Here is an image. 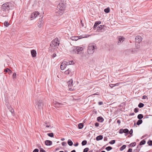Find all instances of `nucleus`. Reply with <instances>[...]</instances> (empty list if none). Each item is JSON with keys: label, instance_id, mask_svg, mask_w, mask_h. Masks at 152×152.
I'll return each instance as SVG.
<instances>
[{"label": "nucleus", "instance_id": "1", "mask_svg": "<svg viewBox=\"0 0 152 152\" xmlns=\"http://www.w3.org/2000/svg\"><path fill=\"white\" fill-rule=\"evenodd\" d=\"M13 8V5L10 3L7 2L4 4L1 7V15L3 17L7 16V15L10 10Z\"/></svg>", "mask_w": 152, "mask_h": 152}, {"label": "nucleus", "instance_id": "2", "mask_svg": "<svg viewBox=\"0 0 152 152\" xmlns=\"http://www.w3.org/2000/svg\"><path fill=\"white\" fill-rule=\"evenodd\" d=\"M66 7V3L64 1H61L57 6V9L56 10V14L57 16L61 15L64 13Z\"/></svg>", "mask_w": 152, "mask_h": 152}, {"label": "nucleus", "instance_id": "3", "mask_svg": "<svg viewBox=\"0 0 152 152\" xmlns=\"http://www.w3.org/2000/svg\"><path fill=\"white\" fill-rule=\"evenodd\" d=\"M97 48V47L94 43H92L89 45L87 50L88 54H91L94 52V50Z\"/></svg>", "mask_w": 152, "mask_h": 152}, {"label": "nucleus", "instance_id": "4", "mask_svg": "<svg viewBox=\"0 0 152 152\" xmlns=\"http://www.w3.org/2000/svg\"><path fill=\"white\" fill-rule=\"evenodd\" d=\"M84 49L83 47H73L71 50V52L73 54H79V53H82Z\"/></svg>", "mask_w": 152, "mask_h": 152}, {"label": "nucleus", "instance_id": "5", "mask_svg": "<svg viewBox=\"0 0 152 152\" xmlns=\"http://www.w3.org/2000/svg\"><path fill=\"white\" fill-rule=\"evenodd\" d=\"M35 105L37 109L40 110L41 108H43V106L42 101L40 99L36 100L35 103Z\"/></svg>", "mask_w": 152, "mask_h": 152}, {"label": "nucleus", "instance_id": "6", "mask_svg": "<svg viewBox=\"0 0 152 152\" xmlns=\"http://www.w3.org/2000/svg\"><path fill=\"white\" fill-rule=\"evenodd\" d=\"M58 38H56L51 42L50 44L51 47H54L59 45V42L58 41Z\"/></svg>", "mask_w": 152, "mask_h": 152}, {"label": "nucleus", "instance_id": "7", "mask_svg": "<svg viewBox=\"0 0 152 152\" xmlns=\"http://www.w3.org/2000/svg\"><path fill=\"white\" fill-rule=\"evenodd\" d=\"M70 65L68 62L64 61L62 62L61 65V70H64L68 65Z\"/></svg>", "mask_w": 152, "mask_h": 152}, {"label": "nucleus", "instance_id": "8", "mask_svg": "<svg viewBox=\"0 0 152 152\" xmlns=\"http://www.w3.org/2000/svg\"><path fill=\"white\" fill-rule=\"evenodd\" d=\"M125 39V38L121 36H119L118 37L117 44L120 45Z\"/></svg>", "mask_w": 152, "mask_h": 152}, {"label": "nucleus", "instance_id": "9", "mask_svg": "<svg viewBox=\"0 0 152 152\" xmlns=\"http://www.w3.org/2000/svg\"><path fill=\"white\" fill-rule=\"evenodd\" d=\"M39 12H35L32 13L31 15V20L36 18L39 15Z\"/></svg>", "mask_w": 152, "mask_h": 152}, {"label": "nucleus", "instance_id": "10", "mask_svg": "<svg viewBox=\"0 0 152 152\" xmlns=\"http://www.w3.org/2000/svg\"><path fill=\"white\" fill-rule=\"evenodd\" d=\"M64 73L66 75H69L70 76H72L73 75V72H72L71 69H70L66 70L65 72Z\"/></svg>", "mask_w": 152, "mask_h": 152}, {"label": "nucleus", "instance_id": "11", "mask_svg": "<svg viewBox=\"0 0 152 152\" xmlns=\"http://www.w3.org/2000/svg\"><path fill=\"white\" fill-rule=\"evenodd\" d=\"M54 104L56 107L60 108L61 107L63 104L57 102L56 101L54 102Z\"/></svg>", "mask_w": 152, "mask_h": 152}, {"label": "nucleus", "instance_id": "12", "mask_svg": "<svg viewBox=\"0 0 152 152\" xmlns=\"http://www.w3.org/2000/svg\"><path fill=\"white\" fill-rule=\"evenodd\" d=\"M142 37L140 36H137L135 38L136 42H138V43L142 41Z\"/></svg>", "mask_w": 152, "mask_h": 152}, {"label": "nucleus", "instance_id": "13", "mask_svg": "<svg viewBox=\"0 0 152 152\" xmlns=\"http://www.w3.org/2000/svg\"><path fill=\"white\" fill-rule=\"evenodd\" d=\"M72 83L73 80L72 79L70 80L67 82V85L70 90L71 89V87L73 86Z\"/></svg>", "mask_w": 152, "mask_h": 152}, {"label": "nucleus", "instance_id": "14", "mask_svg": "<svg viewBox=\"0 0 152 152\" xmlns=\"http://www.w3.org/2000/svg\"><path fill=\"white\" fill-rule=\"evenodd\" d=\"M31 53L32 57H35L36 56L37 53L36 51L35 50H32L31 51Z\"/></svg>", "mask_w": 152, "mask_h": 152}, {"label": "nucleus", "instance_id": "15", "mask_svg": "<svg viewBox=\"0 0 152 152\" xmlns=\"http://www.w3.org/2000/svg\"><path fill=\"white\" fill-rule=\"evenodd\" d=\"M70 38L72 40L77 41L80 38H79V37L78 36H73L72 37Z\"/></svg>", "mask_w": 152, "mask_h": 152}, {"label": "nucleus", "instance_id": "16", "mask_svg": "<svg viewBox=\"0 0 152 152\" xmlns=\"http://www.w3.org/2000/svg\"><path fill=\"white\" fill-rule=\"evenodd\" d=\"M45 144L46 145H50L52 144V142L49 140H46L45 142Z\"/></svg>", "mask_w": 152, "mask_h": 152}, {"label": "nucleus", "instance_id": "17", "mask_svg": "<svg viewBox=\"0 0 152 152\" xmlns=\"http://www.w3.org/2000/svg\"><path fill=\"white\" fill-rule=\"evenodd\" d=\"M42 18L41 19H40L39 21L38 22V26L39 28H40L41 27V25L42 24Z\"/></svg>", "mask_w": 152, "mask_h": 152}, {"label": "nucleus", "instance_id": "18", "mask_svg": "<svg viewBox=\"0 0 152 152\" xmlns=\"http://www.w3.org/2000/svg\"><path fill=\"white\" fill-rule=\"evenodd\" d=\"M97 120L99 122H102L104 121L103 118L101 117H99L97 118Z\"/></svg>", "mask_w": 152, "mask_h": 152}, {"label": "nucleus", "instance_id": "19", "mask_svg": "<svg viewBox=\"0 0 152 152\" xmlns=\"http://www.w3.org/2000/svg\"><path fill=\"white\" fill-rule=\"evenodd\" d=\"M103 138V137L102 135H99L96 137V140L97 141L101 140Z\"/></svg>", "mask_w": 152, "mask_h": 152}, {"label": "nucleus", "instance_id": "20", "mask_svg": "<svg viewBox=\"0 0 152 152\" xmlns=\"http://www.w3.org/2000/svg\"><path fill=\"white\" fill-rule=\"evenodd\" d=\"M8 108L12 114L14 113V110L11 106L8 107Z\"/></svg>", "mask_w": 152, "mask_h": 152}, {"label": "nucleus", "instance_id": "21", "mask_svg": "<svg viewBox=\"0 0 152 152\" xmlns=\"http://www.w3.org/2000/svg\"><path fill=\"white\" fill-rule=\"evenodd\" d=\"M67 143L70 146H72L73 145V142L70 139L68 140Z\"/></svg>", "mask_w": 152, "mask_h": 152}, {"label": "nucleus", "instance_id": "22", "mask_svg": "<svg viewBox=\"0 0 152 152\" xmlns=\"http://www.w3.org/2000/svg\"><path fill=\"white\" fill-rule=\"evenodd\" d=\"M83 126V124L82 123L79 124L78 125V128L79 129H82Z\"/></svg>", "mask_w": 152, "mask_h": 152}, {"label": "nucleus", "instance_id": "23", "mask_svg": "<svg viewBox=\"0 0 152 152\" xmlns=\"http://www.w3.org/2000/svg\"><path fill=\"white\" fill-rule=\"evenodd\" d=\"M103 27V26L102 25L99 26V27H98L97 29V31H101Z\"/></svg>", "mask_w": 152, "mask_h": 152}, {"label": "nucleus", "instance_id": "24", "mask_svg": "<svg viewBox=\"0 0 152 152\" xmlns=\"http://www.w3.org/2000/svg\"><path fill=\"white\" fill-rule=\"evenodd\" d=\"M124 133H126L127 134H125V135L126 136L127 134H128L129 132V130L127 129H124Z\"/></svg>", "mask_w": 152, "mask_h": 152}, {"label": "nucleus", "instance_id": "25", "mask_svg": "<svg viewBox=\"0 0 152 152\" xmlns=\"http://www.w3.org/2000/svg\"><path fill=\"white\" fill-rule=\"evenodd\" d=\"M143 117V115L142 114H139L137 116V118L140 119H141Z\"/></svg>", "mask_w": 152, "mask_h": 152}, {"label": "nucleus", "instance_id": "26", "mask_svg": "<svg viewBox=\"0 0 152 152\" xmlns=\"http://www.w3.org/2000/svg\"><path fill=\"white\" fill-rule=\"evenodd\" d=\"M100 23H101L100 21H99L98 22H96L94 24V28H95L99 24H100Z\"/></svg>", "mask_w": 152, "mask_h": 152}, {"label": "nucleus", "instance_id": "27", "mask_svg": "<svg viewBox=\"0 0 152 152\" xmlns=\"http://www.w3.org/2000/svg\"><path fill=\"white\" fill-rule=\"evenodd\" d=\"M142 122V120L141 119H140L137 121V125H139L141 124Z\"/></svg>", "mask_w": 152, "mask_h": 152}, {"label": "nucleus", "instance_id": "28", "mask_svg": "<svg viewBox=\"0 0 152 152\" xmlns=\"http://www.w3.org/2000/svg\"><path fill=\"white\" fill-rule=\"evenodd\" d=\"M104 12L107 13H108L110 11V9L109 8H107L105 9L104 10Z\"/></svg>", "mask_w": 152, "mask_h": 152}, {"label": "nucleus", "instance_id": "29", "mask_svg": "<svg viewBox=\"0 0 152 152\" xmlns=\"http://www.w3.org/2000/svg\"><path fill=\"white\" fill-rule=\"evenodd\" d=\"M4 25L6 27H8L9 25V24L8 23L7 21H5L4 23Z\"/></svg>", "mask_w": 152, "mask_h": 152}, {"label": "nucleus", "instance_id": "30", "mask_svg": "<svg viewBox=\"0 0 152 152\" xmlns=\"http://www.w3.org/2000/svg\"><path fill=\"white\" fill-rule=\"evenodd\" d=\"M145 141L144 140H143L140 142V145H144L145 144Z\"/></svg>", "mask_w": 152, "mask_h": 152}, {"label": "nucleus", "instance_id": "31", "mask_svg": "<svg viewBox=\"0 0 152 152\" xmlns=\"http://www.w3.org/2000/svg\"><path fill=\"white\" fill-rule=\"evenodd\" d=\"M144 104L142 103H140L138 105V107L140 108H142L144 106Z\"/></svg>", "mask_w": 152, "mask_h": 152}, {"label": "nucleus", "instance_id": "32", "mask_svg": "<svg viewBox=\"0 0 152 152\" xmlns=\"http://www.w3.org/2000/svg\"><path fill=\"white\" fill-rule=\"evenodd\" d=\"M126 147V146L125 145H123L120 148V150L121 151H122Z\"/></svg>", "mask_w": 152, "mask_h": 152}, {"label": "nucleus", "instance_id": "33", "mask_svg": "<svg viewBox=\"0 0 152 152\" xmlns=\"http://www.w3.org/2000/svg\"><path fill=\"white\" fill-rule=\"evenodd\" d=\"M50 137H53V133H48V134H47Z\"/></svg>", "mask_w": 152, "mask_h": 152}, {"label": "nucleus", "instance_id": "34", "mask_svg": "<svg viewBox=\"0 0 152 152\" xmlns=\"http://www.w3.org/2000/svg\"><path fill=\"white\" fill-rule=\"evenodd\" d=\"M45 126H46L47 127H49V128H52L51 126L49 125V124L48 123H45Z\"/></svg>", "mask_w": 152, "mask_h": 152}, {"label": "nucleus", "instance_id": "35", "mask_svg": "<svg viewBox=\"0 0 152 152\" xmlns=\"http://www.w3.org/2000/svg\"><path fill=\"white\" fill-rule=\"evenodd\" d=\"M147 143L148 144V145L150 146L152 145V141L151 140H149L148 142Z\"/></svg>", "mask_w": 152, "mask_h": 152}, {"label": "nucleus", "instance_id": "36", "mask_svg": "<svg viewBox=\"0 0 152 152\" xmlns=\"http://www.w3.org/2000/svg\"><path fill=\"white\" fill-rule=\"evenodd\" d=\"M87 142L86 140H84L82 141V144L83 145H84L86 144Z\"/></svg>", "mask_w": 152, "mask_h": 152}, {"label": "nucleus", "instance_id": "37", "mask_svg": "<svg viewBox=\"0 0 152 152\" xmlns=\"http://www.w3.org/2000/svg\"><path fill=\"white\" fill-rule=\"evenodd\" d=\"M8 71H10L11 72H12V71L8 68H7L4 69V72H7Z\"/></svg>", "mask_w": 152, "mask_h": 152}, {"label": "nucleus", "instance_id": "38", "mask_svg": "<svg viewBox=\"0 0 152 152\" xmlns=\"http://www.w3.org/2000/svg\"><path fill=\"white\" fill-rule=\"evenodd\" d=\"M112 149V148L110 146H108L106 148V149L107 151H109Z\"/></svg>", "mask_w": 152, "mask_h": 152}, {"label": "nucleus", "instance_id": "39", "mask_svg": "<svg viewBox=\"0 0 152 152\" xmlns=\"http://www.w3.org/2000/svg\"><path fill=\"white\" fill-rule=\"evenodd\" d=\"M115 140H112L111 141H110V142L109 143L110 144H114V143H115Z\"/></svg>", "mask_w": 152, "mask_h": 152}, {"label": "nucleus", "instance_id": "40", "mask_svg": "<svg viewBox=\"0 0 152 152\" xmlns=\"http://www.w3.org/2000/svg\"><path fill=\"white\" fill-rule=\"evenodd\" d=\"M136 145V143L135 142H133L131 143L130 144V145L132 147H134Z\"/></svg>", "mask_w": 152, "mask_h": 152}, {"label": "nucleus", "instance_id": "41", "mask_svg": "<svg viewBox=\"0 0 152 152\" xmlns=\"http://www.w3.org/2000/svg\"><path fill=\"white\" fill-rule=\"evenodd\" d=\"M89 150V148H86L84 149L83 151V152H87Z\"/></svg>", "mask_w": 152, "mask_h": 152}, {"label": "nucleus", "instance_id": "42", "mask_svg": "<svg viewBox=\"0 0 152 152\" xmlns=\"http://www.w3.org/2000/svg\"><path fill=\"white\" fill-rule=\"evenodd\" d=\"M119 133L120 134H122L124 133V130L122 129H121L119 130Z\"/></svg>", "mask_w": 152, "mask_h": 152}, {"label": "nucleus", "instance_id": "43", "mask_svg": "<svg viewBox=\"0 0 152 152\" xmlns=\"http://www.w3.org/2000/svg\"><path fill=\"white\" fill-rule=\"evenodd\" d=\"M40 152H45V151L43 148H40Z\"/></svg>", "mask_w": 152, "mask_h": 152}, {"label": "nucleus", "instance_id": "44", "mask_svg": "<svg viewBox=\"0 0 152 152\" xmlns=\"http://www.w3.org/2000/svg\"><path fill=\"white\" fill-rule=\"evenodd\" d=\"M138 108H135L134 110V112L135 113H137L138 111Z\"/></svg>", "mask_w": 152, "mask_h": 152}, {"label": "nucleus", "instance_id": "45", "mask_svg": "<svg viewBox=\"0 0 152 152\" xmlns=\"http://www.w3.org/2000/svg\"><path fill=\"white\" fill-rule=\"evenodd\" d=\"M16 73L14 72L13 73V75H12V77L13 78H15V76H16Z\"/></svg>", "mask_w": 152, "mask_h": 152}, {"label": "nucleus", "instance_id": "46", "mask_svg": "<svg viewBox=\"0 0 152 152\" xmlns=\"http://www.w3.org/2000/svg\"><path fill=\"white\" fill-rule=\"evenodd\" d=\"M62 144L63 146H65L66 144V142H63Z\"/></svg>", "mask_w": 152, "mask_h": 152}, {"label": "nucleus", "instance_id": "47", "mask_svg": "<svg viewBox=\"0 0 152 152\" xmlns=\"http://www.w3.org/2000/svg\"><path fill=\"white\" fill-rule=\"evenodd\" d=\"M68 62L69 63V64L70 63V65L74 64V62L72 61H70Z\"/></svg>", "mask_w": 152, "mask_h": 152}, {"label": "nucleus", "instance_id": "48", "mask_svg": "<svg viewBox=\"0 0 152 152\" xmlns=\"http://www.w3.org/2000/svg\"><path fill=\"white\" fill-rule=\"evenodd\" d=\"M39 150L38 149H35L33 151V152H38Z\"/></svg>", "mask_w": 152, "mask_h": 152}, {"label": "nucleus", "instance_id": "49", "mask_svg": "<svg viewBox=\"0 0 152 152\" xmlns=\"http://www.w3.org/2000/svg\"><path fill=\"white\" fill-rule=\"evenodd\" d=\"M130 134H132L133 133V130L132 129H131L130 131L129 132Z\"/></svg>", "mask_w": 152, "mask_h": 152}, {"label": "nucleus", "instance_id": "50", "mask_svg": "<svg viewBox=\"0 0 152 152\" xmlns=\"http://www.w3.org/2000/svg\"><path fill=\"white\" fill-rule=\"evenodd\" d=\"M99 124L98 123H96L95 124V125L96 127H98L99 126Z\"/></svg>", "mask_w": 152, "mask_h": 152}, {"label": "nucleus", "instance_id": "51", "mask_svg": "<svg viewBox=\"0 0 152 152\" xmlns=\"http://www.w3.org/2000/svg\"><path fill=\"white\" fill-rule=\"evenodd\" d=\"M114 84H111L110 85V86L111 88H112L114 86Z\"/></svg>", "mask_w": 152, "mask_h": 152}, {"label": "nucleus", "instance_id": "52", "mask_svg": "<svg viewBox=\"0 0 152 152\" xmlns=\"http://www.w3.org/2000/svg\"><path fill=\"white\" fill-rule=\"evenodd\" d=\"M117 122L118 124L119 125L121 123V121L120 120H118L117 121Z\"/></svg>", "mask_w": 152, "mask_h": 152}, {"label": "nucleus", "instance_id": "53", "mask_svg": "<svg viewBox=\"0 0 152 152\" xmlns=\"http://www.w3.org/2000/svg\"><path fill=\"white\" fill-rule=\"evenodd\" d=\"M98 104L99 105H101L103 104V102H98Z\"/></svg>", "mask_w": 152, "mask_h": 152}, {"label": "nucleus", "instance_id": "54", "mask_svg": "<svg viewBox=\"0 0 152 152\" xmlns=\"http://www.w3.org/2000/svg\"><path fill=\"white\" fill-rule=\"evenodd\" d=\"M56 53H54L52 57L53 58H54L55 57H56Z\"/></svg>", "mask_w": 152, "mask_h": 152}, {"label": "nucleus", "instance_id": "55", "mask_svg": "<svg viewBox=\"0 0 152 152\" xmlns=\"http://www.w3.org/2000/svg\"><path fill=\"white\" fill-rule=\"evenodd\" d=\"M136 48H139V46L138 45V44H137V45L136 44Z\"/></svg>", "mask_w": 152, "mask_h": 152}, {"label": "nucleus", "instance_id": "56", "mask_svg": "<svg viewBox=\"0 0 152 152\" xmlns=\"http://www.w3.org/2000/svg\"><path fill=\"white\" fill-rule=\"evenodd\" d=\"M132 149L131 148H129V149L128 150V152H132Z\"/></svg>", "mask_w": 152, "mask_h": 152}, {"label": "nucleus", "instance_id": "57", "mask_svg": "<svg viewBox=\"0 0 152 152\" xmlns=\"http://www.w3.org/2000/svg\"><path fill=\"white\" fill-rule=\"evenodd\" d=\"M120 84V83H116L114 85V86H118Z\"/></svg>", "mask_w": 152, "mask_h": 152}, {"label": "nucleus", "instance_id": "58", "mask_svg": "<svg viewBox=\"0 0 152 152\" xmlns=\"http://www.w3.org/2000/svg\"><path fill=\"white\" fill-rule=\"evenodd\" d=\"M147 96H144L142 97V99H145L146 97Z\"/></svg>", "mask_w": 152, "mask_h": 152}, {"label": "nucleus", "instance_id": "59", "mask_svg": "<svg viewBox=\"0 0 152 152\" xmlns=\"http://www.w3.org/2000/svg\"><path fill=\"white\" fill-rule=\"evenodd\" d=\"M134 115V113H131L129 115Z\"/></svg>", "mask_w": 152, "mask_h": 152}, {"label": "nucleus", "instance_id": "60", "mask_svg": "<svg viewBox=\"0 0 152 152\" xmlns=\"http://www.w3.org/2000/svg\"><path fill=\"white\" fill-rule=\"evenodd\" d=\"M78 143H77L76 144H75V145H74L75 146H78Z\"/></svg>", "mask_w": 152, "mask_h": 152}, {"label": "nucleus", "instance_id": "61", "mask_svg": "<svg viewBox=\"0 0 152 152\" xmlns=\"http://www.w3.org/2000/svg\"><path fill=\"white\" fill-rule=\"evenodd\" d=\"M71 152H76V151L75 150H74L72 151Z\"/></svg>", "mask_w": 152, "mask_h": 152}, {"label": "nucleus", "instance_id": "62", "mask_svg": "<svg viewBox=\"0 0 152 152\" xmlns=\"http://www.w3.org/2000/svg\"><path fill=\"white\" fill-rule=\"evenodd\" d=\"M134 152H137V149L134 150Z\"/></svg>", "mask_w": 152, "mask_h": 152}, {"label": "nucleus", "instance_id": "63", "mask_svg": "<svg viewBox=\"0 0 152 152\" xmlns=\"http://www.w3.org/2000/svg\"><path fill=\"white\" fill-rule=\"evenodd\" d=\"M64 140V138H62V139H61V140L62 141H63V140Z\"/></svg>", "mask_w": 152, "mask_h": 152}, {"label": "nucleus", "instance_id": "64", "mask_svg": "<svg viewBox=\"0 0 152 152\" xmlns=\"http://www.w3.org/2000/svg\"><path fill=\"white\" fill-rule=\"evenodd\" d=\"M88 152H93V150H90Z\"/></svg>", "mask_w": 152, "mask_h": 152}]
</instances>
